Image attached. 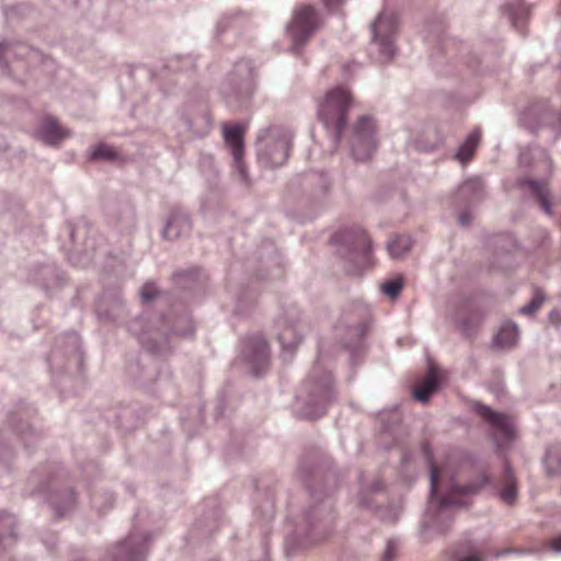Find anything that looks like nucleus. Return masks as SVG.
Listing matches in <instances>:
<instances>
[{
  "label": "nucleus",
  "instance_id": "f3484780",
  "mask_svg": "<svg viewBox=\"0 0 561 561\" xmlns=\"http://www.w3.org/2000/svg\"><path fill=\"white\" fill-rule=\"evenodd\" d=\"M474 411L489 423L491 436L497 448L504 449L511 446L515 438V426L507 414L495 412L482 403H477Z\"/></svg>",
  "mask_w": 561,
  "mask_h": 561
},
{
  "label": "nucleus",
  "instance_id": "c85d7f7f",
  "mask_svg": "<svg viewBox=\"0 0 561 561\" xmlns=\"http://www.w3.org/2000/svg\"><path fill=\"white\" fill-rule=\"evenodd\" d=\"M174 278L181 288L188 290L202 288L205 282L203 271L198 267L178 271Z\"/></svg>",
  "mask_w": 561,
  "mask_h": 561
},
{
  "label": "nucleus",
  "instance_id": "680f3d73",
  "mask_svg": "<svg viewBox=\"0 0 561 561\" xmlns=\"http://www.w3.org/2000/svg\"><path fill=\"white\" fill-rule=\"evenodd\" d=\"M13 50L12 44L9 42H0V64L5 59V56Z\"/></svg>",
  "mask_w": 561,
  "mask_h": 561
},
{
  "label": "nucleus",
  "instance_id": "de8ad7c7",
  "mask_svg": "<svg viewBox=\"0 0 561 561\" xmlns=\"http://www.w3.org/2000/svg\"><path fill=\"white\" fill-rule=\"evenodd\" d=\"M255 516L262 518L264 525H268L274 518V502L271 497H266L260 507L254 511Z\"/></svg>",
  "mask_w": 561,
  "mask_h": 561
},
{
  "label": "nucleus",
  "instance_id": "c9c22d12",
  "mask_svg": "<svg viewBox=\"0 0 561 561\" xmlns=\"http://www.w3.org/2000/svg\"><path fill=\"white\" fill-rule=\"evenodd\" d=\"M543 465L547 474L561 476V443H553L547 448Z\"/></svg>",
  "mask_w": 561,
  "mask_h": 561
},
{
  "label": "nucleus",
  "instance_id": "dca6fc26",
  "mask_svg": "<svg viewBox=\"0 0 561 561\" xmlns=\"http://www.w3.org/2000/svg\"><path fill=\"white\" fill-rule=\"evenodd\" d=\"M241 357L254 377L262 376L271 363L270 348L265 337L261 334L245 336L241 341Z\"/></svg>",
  "mask_w": 561,
  "mask_h": 561
},
{
  "label": "nucleus",
  "instance_id": "5701e85b",
  "mask_svg": "<svg viewBox=\"0 0 561 561\" xmlns=\"http://www.w3.org/2000/svg\"><path fill=\"white\" fill-rule=\"evenodd\" d=\"M228 293L232 298V308L231 312L237 317H245L248 316L254 306L255 302V294L248 287H238L236 285L229 284Z\"/></svg>",
  "mask_w": 561,
  "mask_h": 561
},
{
  "label": "nucleus",
  "instance_id": "e433bc0d",
  "mask_svg": "<svg viewBox=\"0 0 561 561\" xmlns=\"http://www.w3.org/2000/svg\"><path fill=\"white\" fill-rule=\"evenodd\" d=\"M10 425L14 428L16 434L24 442V446L26 449H30L33 444L37 443L39 439V434L35 432L31 425L26 422L19 421V423L14 420L13 415L9 417Z\"/></svg>",
  "mask_w": 561,
  "mask_h": 561
},
{
  "label": "nucleus",
  "instance_id": "58836bf2",
  "mask_svg": "<svg viewBox=\"0 0 561 561\" xmlns=\"http://www.w3.org/2000/svg\"><path fill=\"white\" fill-rule=\"evenodd\" d=\"M519 164L522 167H528L530 164V160H541L545 168L551 172L552 162L548 154V152L542 148L527 149L519 153Z\"/></svg>",
  "mask_w": 561,
  "mask_h": 561
},
{
  "label": "nucleus",
  "instance_id": "6e6552de",
  "mask_svg": "<svg viewBox=\"0 0 561 561\" xmlns=\"http://www.w3.org/2000/svg\"><path fill=\"white\" fill-rule=\"evenodd\" d=\"M291 136L280 126H268L260 130L256 141V160L264 169L282 167L290 150Z\"/></svg>",
  "mask_w": 561,
  "mask_h": 561
},
{
  "label": "nucleus",
  "instance_id": "cd10ccee",
  "mask_svg": "<svg viewBox=\"0 0 561 561\" xmlns=\"http://www.w3.org/2000/svg\"><path fill=\"white\" fill-rule=\"evenodd\" d=\"M182 121L186 130L195 137H203L211 128V117L206 106L201 110L199 114L195 118L183 115Z\"/></svg>",
  "mask_w": 561,
  "mask_h": 561
},
{
  "label": "nucleus",
  "instance_id": "20e7f679",
  "mask_svg": "<svg viewBox=\"0 0 561 561\" xmlns=\"http://www.w3.org/2000/svg\"><path fill=\"white\" fill-rule=\"evenodd\" d=\"M328 358L325 343L321 341L317 360L296 394V410L305 419L322 416L335 400L332 375L325 366Z\"/></svg>",
  "mask_w": 561,
  "mask_h": 561
},
{
  "label": "nucleus",
  "instance_id": "7ed1b4c3",
  "mask_svg": "<svg viewBox=\"0 0 561 561\" xmlns=\"http://www.w3.org/2000/svg\"><path fill=\"white\" fill-rule=\"evenodd\" d=\"M424 456L430 465V496L419 536L422 541L428 542L434 535L447 533L455 520V510L469 505L468 497L479 493L485 486L496 489L493 480L486 472H482L477 480L459 484L454 477L440 474L432 462V456L424 448Z\"/></svg>",
  "mask_w": 561,
  "mask_h": 561
},
{
  "label": "nucleus",
  "instance_id": "412c9836",
  "mask_svg": "<svg viewBox=\"0 0 561 561\" xmlns=\"http://www.w3.org/2000/svg\"><path fill=\"white\" fill-rule=\"evenodd\" d=\"M46 501L57 518L68 516L77 507V495L71 488L49 491Z\"/></svg>",
  "mask_w": 561,
  "mask_h": 561
},
{
  "label": "nucleus",
  "instance_id": "6ab92c4d",
  "mask_svg": "<svg viewBox=\"0 0 561 561\" xmlns=\"http://www.w3.org/2000/svg\"><path fill=\"white\" fill-rule=\"evenodd\" d=\"M451 318L467 337L473 336L482 323V313L469 301H461L453 312Z\"/></svg>",
  "mask_w": 561,
  "mask_h": 561
},
{
  "label": "nucleus",
  "instance_id": "a878e982",
  "mask_svg": "<svg viewBox=\"0 0 561 561\" xmlns=\"http://www.w3.org/2000/svg\"><path fill=\"white\" fill-rule=\"evenodd\" d=\"M519 186H528L530 193L537 198L541 209L547 214L551 215V203L549 201V188L542 181L523 178L517 180Z\"/></svg>",
  "mask_w": 561,
  "mask_h": 561
},
{
  "label": "nucleus",
  "instance_id": "1a4fd4ad",
  "mask_svg": "<svg viewBox=\"0 0 561 561\" xmlns=\"http://www.w3.org/2000/svg\"><path fill=\"white\" fill-rule=\"evenodd\" d=\"M398 16L394 12L382 11L371 24V44L369 54L378 62L390 61L397 54L396 34Z\"/></svg>",
  "mask_w": 561,
  "mask_h": 561
},
{
  "label": "nucleus",
  "instance_id": "bf43d9fd",
  "mask_svg": "<svg viewBox=\"0 0 561 561\" xmlns=\"http://www.w3.org/2000/svg\"><path fill=\"white\" fill-rule=\"evenodd\" d=\"M548 319L551 324L556 325L558 329H561V310L553 309L548 314Z\"/></svg>",
  "mask_w": 561,
  "mask_h": 561
},
{
  "label": "nucleus",
  "instance_id": "8fccbe9b",
  "mask_svg": "<svg viewBox=\"0 0 561 561\" xmlns=\"http://www.w3.org/2000/svg\"><path fill=\"white\" fill-rule=\"evenodd\" d=\"M402 287L403 282L401 278H392L382 284L381 290L386 296L397 298L400 295Z\"/></svg>",
  "mask_w": 561,
  "mask_h": 561
},
{
  "label": "nucleus",
  "instance_id": "c756f323",
  "mask_svg": "<svg viewBox=\"0 0 561 561\" xmlns=\"http://www.w3.org/2000/svg\"><path fill=\"white\" fill-rule=\"evenodd\" d=\"M16 520L14 515L0 512V550L11 547L16 538Z\"/></svg>",
  "mask_w": 561,
  "mask_h": 561
},
{
  "label": "nucleus",
  "instance_id": "603ef678",
  "mask_svg": "<svg viewBox=\"0 0 561 561\" xmlns=\"http://www.w3.org/2000/svg\"><path fill=\"white\" fill-rule=\"evenodd\" d=\"M410 470H412L413 472L415 470L414 457L411 453L404 451V453H402V457H401L402 474L407 476V478H411L412 474H409Z\"/></svg>",
  "mask_w": 561,
  "mask_h": 561
},
{
  "label": "nucleus",
  "instance_id": "c03bdc74",
  "mask_svg": "<svg viewBox=\"0 0 561 561\" xmlns=\"http://www.w3.org/2000/svg\"><path fill=\"white\" fill-rule=\"evenodd\" d=\"M504 473L507 479V485L500 492V497L506 504H512L516 500L517 490L513 481L512 468L508 463L504 466Z\"/></svg>",
  "mask_w": 561,
  "mask_h": 561
},
{
  "label": "nucleus",
  "instance_id": "39448f33",
  "mask_svg": "<svg viewBox=\"0 0 561 561\" xmlns=\"http://www.w3.org/2000/svg\"><path fill=\"white\" fill-rule=\"evenodd\" d=\"M331 242L348 274L360 275L370 265L371 242L359 226L339 229L332 234Z\"/></svg>",
  "mask_w": 561,
  "mask_h": 561
},
{
  "label": "nucleus",
  "instance_id": "69168bd1",
  "mask_svg": "<svg viewBox=\"0 0 561 561\" xmlns=\"http://www.w3.org/2000/svg\"><path fill=\"white\" fill-rule=\"evenodd\" d=\"M226 404V396L225 393L218 394V404L216 407V417H219L224 413V407Z\"/></svg>",
  "mask_w": 561,
  "mask_h": 561
},
{
  "label": "nucleus",
  "instance_id": "f8f14e48",
  "mask_svg": "<svg viewBox=\"0 0 561 561\" xmlns=\"http://www.w3.org/2000/svg\"><path fill=\"white\" fill-rule=\"evenodd\" d=\"M150 542L149 531L134 528L124 540L111 547L101 561H146Z\"/></svg>",
  "mask_w": 561,
  "mask_h": 561
},
{
  "label": "nucleus",
  "instance_id": "49530a36",
  "mask_svg": "<svg viewBox=\"0 0 561 561\" xmlns=\"http://www.w3.org/2000/svg\"><path fill=\"white\" fill-rule=\"evenodd\" d=\"M114 495L111 492H104L103 494L94 493L91 495V505L99 513H103L113 506Z\"/></svg>",
  "mask_w": 561,
  "mask_h": 561
},
{
  "label": "nucleus",
  "instance_id": "09e8293b",
  "mask_svg": "<svg viewBox=\"0 0 561 561\" xmlns=\"http://www.w3.org/2000/svg\"><path fill=\"white\" fill-rule=\"evenodd\" d=\"M473 547L471 545L461 546L460 548L454 549L451 552L453 561H482L476 554H471Z\"/></svg>",
  "mask_w": 561,
  "mask_h": 561
},
{
  "label": "nucleus",
  "instance_id": "4be33fe9",
  "mask_svg": "<svg viewBox=\"0 0 561 561\" xmlns=\"http://www.w3.org/2000/svg\"><path fill=\"white\" fill-rule=\"evenodd\" d=\"M191 230L192 221L188 215L180 208H173L161 233L167 240H175L187 236Z\"/></svg>",
  "mask_w": 561,
  "mask_h": 561
},
{
  "label": "nucleus",
  "instance_id": "4c0bfd02",
  "mask_svg": "<svg viewBox=\"0 0 561 561\" xmlns=\"http://www.w3.org/2000/svg\"><path fill=\"white\" fill-rule=\"evenodd\" d=\"M424 133L427 136L426 139H424L421 136H415V137L412 136L411 137V142L414 146V148L419 151H425V152L433 151L436 148H438V146L442 142V139L438 136V134L436 133V130L428 127V128H426V130H424Z\"/></svg>",
  "mask_w": 561,
  "mask_h": 561
},
{
  "label": "nucleus",
  "instance_id": "37998d69",
  "mask_svg": "<svg viewBox=\"0 0 561 561\" xmlns=\"http://www.w3.org/2000/svg\"><path fill=\"white\" fill-rule=\"evenodd\" d=\"M118 158V153L107 144L100 142L92 150L89 156L90 161H114Z\"/></svg>",
  "mask_w": 561,
  "mask_h": 561
},
{
  "label": "nucleus",
  "instance_id": "bb28decb",
  "mask_svg": "<svg viewBox=\"0 0 561 561\" xmlns=\"http://www.w3.org/2000/svg\"><path fill=\"white\" fill-rule=\"evenodd\" d=\"M438 388L439 378L437 371L434 367H430L424 380L414 388L413 398L421 403H426Z\"/></svg>",
  "mask_w": 561,
  "mask_h": 561
},
{
  "label": "nucleus",
  "instance_id": "f704fd0d",
  "mask_svg": "<svg viewBox=\"0 0 561 561\" xmlns=\"http://www.w3.org/2000/svg\"><path fill=\"white\" fill-rule=\"evenodd\" d=\"M126 308L121 299H116L112 309H105V300L102 298L96 306V314L101 321H108L117 323L118 320L125 314Z\"/></svg>",
  "mask_w": 561,
  "mask_h": 561
},
{
  "label": "nucleus",
  "instance_id": "7c9ffc66",
  "mask_svg": "<svg viewBox=\"0 0 561 561\" xmlns=\"http://www.w3.org/2000/svg\"><path fill=\"white\" fill-rule=\"evenodd\" d=\"M519 339V329L516 322L506 320L493 339V343L501 348L513 347Z\"/></svg>",
  "mask_w": 561,
  "mask_h": 561
},
{
  "label": "nucleus",
  "instance_id": "774afa93",
  "mask_svg": "<svg viewBox=\"0 0 561 561\" xmlns=\"http://www.w3.org/2000/svg\"><path fill=\"white\" fill-rule=\"evenodd\" d=\"M193 411L194 413L196 414V422L198 424H202L203 421H204V415H203V407H194L193 408Z\"/></svg>",
  "mask_w": 561,
  "mask_h": 561
},
{
  "label": "nucleus",
  "instance_id": "f257e3e1",
  "mask_svg": "<svg viewBox=\"0 0 561 561\" xmlns=\"http://www.w3.org/2000/svg\"><path fill=\"white\" fill-rule=\"evenodd\" d=\"M327 465L328 460L319 450L307 453L299 460L297 474L305 483L313 504L294 519V529L284 540L287 557L325 541L334 533L335 515L329 493L313 484L324 477L323 469Z\"/></svg>",
  "mask_w": 561,
  "mask_h": 561
},
{
  "label": "nucleus",
  "instance_id": "9b49d317",
  "mask_svg": "<svg viewBox=\"0 0 561 561\" xmlns=\"http://www.w3.org/2000/svg\"><path fill=\"white\" fill-rule=\"evenodd\" d=\"M519 124L538 133L548 127L554 136L561 134V112L551 106L548 101H538L529 104L519 115Z\"/></svg>",
  "mask_w": 561,
  "mask_h": 561
},
{
  "label": "nucleus",
  "instance_id": "ea45409f",
  "mask_svg": "<svg viewBox=\"0 0 561 561\" xmlns=\"http://www.w3.org/2000/svg\"><path fill=\"white\" fill-rule=\"evenodd\" d=\"M412 247V240L410 237L397 236L392 240L387 242V249L389 255L392 259L402 257Z\"/></svg>",
  "mask_w": 561,
  "mask_h": 561
},
{
  "label": "nucleus",
  "instance_id": "9d476101",
  "mask_svg": "<svg viewBox=\"0 0 561 561\" xmlns=\"http://www.w3.org/2000/svg\"><path fill=\"white\" fill-rule=\"evenodd\" d=\"M357 317L346 313L340 324L336 327V334L341 340L342 347L350 352L351 365L365 353V334L368 323L366 319V309L359 307L356 310Z\"/></svg>",
  "mask_w": 561,
  "mask_h": 561
},
{
  "label": "nucleus",
  "instance_id": "423d86ee",
  "mask_svg": "<svg viewBox=\"0 0 561 561\" xmlns=\"http://www.w3.org/2000/svg\"><path fill=\"white\" fill-rule=\"evenodd\" d=\"M353 104L352 93L344 85L330 89L318 105V118L335 150L347 123L348 111Z\"/></svg>",
  "mask_w": 561,
  "mask_h": 561
},
{
  "label": "nucleus",
  "instance_id": "2eb2a0df",
  "mask_svg": "<svg viewBox=\"0 0 561 561\" xmlns=\"http://www.w3.org/2000/svg\"><path fill=\"white\" fill-rule=\"evenodd\" d=\"M300 310L296 305L287 306L276 320L277 339L283 356L291 357L294 351L302 341V328L299 322Z\"/></svg>",
  "mask_w": 561,
  "mask_h": 561
},
{
  "label": "nucleus",
  "instance_id": "0e129e2a",
  "mask_svg": "<svg viewBox=\"0 0 561 561\" xmlns=\"http://www.w3.org/2000/svg\"><path fill=\"white\" fill-rule=\"evenodd\" d=\"M530 551L529 550H518V549H502V550H499L494 557L497 559V558H501V557H504L506 554H511V553H517V554H524V553H529Z\"/></svg>",
  "mask_w": 561,
  "mask_h": 561
},
{
  "label": "nucleus",
  "instance_id": "13d9d810",
  "mask_svg": "<svg viewBox=\"0 0 561 561\" xmlns=\"http://www.w3.org/2000/svg\"><path fill=\"white\" fill-rule=\"evenodd\" d=\"M179 61H181V65L180 66H172L170 65L169 67L172 68V69H176V70H190V69H193L194 68V65H195V61L193 59L192 56H185V57H181L179 58Z\"/></svg>",
  "mask_w": 561,
  "mask_h": 561
},
{
  "label": "nucleus",
  "instance_id": "a19ab883",
  "mask_svg": "<svg viewBox=\"0 0 561 561\" xmlns=\"http://www.w3.org/2000/svg\"><path fill=\"white\" fill-rule=\"evenodd\" d=\"M546 295L540 288H535L530 300L518 309V313L525 317H533L542 306Z\"/></svg>",
  "mask_w": 561,
  "mask_h": 561
},
{
  "label": "nucleus",
  "instance_id": "052dcab7",
  "mask_svg": "<svg viewBox=\"0 0 561 561\" xmlns=\"http://www.w3.org/2000/svg\"><path fill=\"white\" fill-rule=\"evenodd\" d=\"M548 546L554 553L561 554V534L552 538Z\"/></svg>",
  "mask_w": 561,
  "mask_h": 561
},
{
  "label": "nucleus",
  "instance_id": "f03ea898",
  "mask_svg": "<svg viewBox=\"0 0 561 561\" xmlns=\"http://www.w3.org/2000/svg\"><path fill=\"white\" fill-rule=\"evenodd\" d=\"M127 330L138 337L139 343L148 352L147 367L145 376L140 381L142 386L148 387L152 381L157 389L162 390L170 385L171 371L169 366L159 360L170 353V334L179 336H191L195 327L191 316L183 311L179 313L174 308L168 316L145 314L130 321Z\"/></svg>",
  "mask_w": 561,
  "mask_h": 561
},
{
  "label": "nucleus",
  "instance_id": "b1692460",
  "mask_svg": "<svg viewBox=\"0 0 561 561\" xmlns=\"http://www.w3.org/2000/svg\"><path fill=\"white\" fill-rule=\"evenodd\" d=\"M67 136V130L50 116L44 118L36 129V137L48 146H57Z\"/></svg>",
  "mask_w": 561,
  "mask_h": 561
},
{
  "label": "nucleus",
  "instance_id": "864d4df0",
  "mask_svg": "<svg viewBox=\"0 0 561 561\" xmlns=\"http://www.w3.org/2000/svg\"><path fill=\"white\" fill-rule=\"evenodd\" d=\"M314 179L318 185V192L317 194L325 195L329 190V179L327 174L319 173V174H311L308 175V180L311 182V180Z\"/></svg>",
  "mask_w": 561,
  "mask_h": 561
},
{
  "label": "nucleus",
  "instance_id": "a18cd8bd",
  "mask_svg": "<svg viewBox=\"0 0 561 561\" xmlns=\"http://www.w3.org/2000/svg\"><path fill=\"white\" fill-rule=\"evenodd\" d=\"M359 484H360L359 499H358L359 504L363 507H370L371 503L366 499L367 493H377V492L381 491L383 484H382L381 480L376 478V479H374L371 484L369 486H367L365 484L363 474L359 476Z\"/></svg>",
  "mask_w": 561,
  "mask_h": 561
},
{
  "label": "nucleus",
  "instance_id": "4d7b16f0",
  "mask_svg": "<svg viewBox=\"0 0 561 561\" xmlns=\"http://www.w3.org/2000/svg\"><path fill=\"white\" fill-rule=\"evenodd\" d=\"M399 515H400L399 508L393 507V506L380 512V517L383 520L389 522V523H393V522L398 520Z\"/></svg>",
  "mask_w": 561,
  "mask_h": 561
},
{
  "label": "nucleus",
  "instance_id": "338daca9",
  "mask_svg": "<svg viewBox=\"0 0 561 561\" xmlns=\"http://www.w3.org/2000/svg\"><path fill=\"white\" fill-rule=\"evenodd\" d=\"M343 1L344 0H323V3L329 10H334L335 8L341 5Z\"/></svg>",
  "mask_w": 561,
  "mask_h": 561
},
{
  "label": "nucleus",
  "instance_id": "e2e57ef3",
  "mask_svg": "<svg viewBox=\"0 0 561 561\" xmlns=\"http://www.w3.org/2000/svg\"><path fill=\"white\" fill-rule=\"evenodd\" d=\"M471 220H472V217H471V214L469 210H463L458 216V222L462 227L469 226Z\"/></svg>",
  "mask_w": 561,
  "mask_h": 561
},
{
  "label": "nucleus",
  "instance_id": "79ce46f5",
  "mask_svg": "<svg viewBox=\"0 0 561 561\" xmlns=\"http://www.w3.org/2000/svg\"><path fill=\"white\" fill-rule=\"evenodd\" d=\"M493 243L496 245L499 251L496 255L503 253L505 256H511L512 252L518 248L515 237L511 233L496 236Z\"/></svg>",
  "mask_w": 561,
  "mask_h": 561
},
{
  "label": "nucleus",
  "instance_id": "6e6d98bb",
  "mask_svg": "<svg viewBox=\"0 0 561 561\" xmlns=\"http://www.w3.org/2000/svg\"><path fill=\"white\" fill-rule=\"evenodd\" d=\"M156 296V286L153 283H146L141 290H140V297L144 302H150Z\"/></svg>",
  "mask_w": 561,
  "mask_h": 561
},
{
  "label": "nucleus",
  "instance_id": "ddd939ff",
  "mask_svg": "<svg viewBox=\"0 0 561 561\" xmlns=\"http://www.w3.org/2000/svg\"><path fill=\"white\" fill-rule=\"evenodd\" d=\"M352 157L356 161L369 160L377 148L376 125L371 116L363 115L354 124L348 139Z\"/></svg>",
  "mask_w": 561,
  "mask_h": 561
},
{
  "label": "nucleus",
  "instance_id": "0eeeda50",
  "mask_svg": "<svg viewBox=\"0 0 561 561\" xmlns=\"http://www.w3.org/2000/svg\"><path fill=\"white\" fill-rule=\"evenodd\" d=\"M254 91V67L250 59L238 60L220 85V94L231 111L248 106Z\"/></svg>",
  "mask_w": 561,
  "mask_h": 561
},
{
  "label": "nucleus",
  "instance_id": "393cba45",
  "mask_svg": "<svg viewBox=\"0 0 561 561\" xmlns=\"http://www.w3.org/2000/svg\"><path fill=\"white\" fill-rule=\"evenodd\" d=\"M484 184L480 178L466 180L457 190V199L466 204H474L483 196Z\"/></svg>",
  "mask_w": 561,
  "mask_h": 561
},
{
  "label": "nucleus",
  "instance_id": "4468645a",
  "mask_svg": "<svg viewBox=\"0 0 561 561\" xmlns=\"http://www.w3.org/2000/svg\"><path fill=\"white\" fill-rule=\"evenodd\" d=\"M319 13L312 5L304 4L296 9L293 20L286 28L295 53H300L319 27Z\"/></svg>",
  "mask_w": 561,
  "mask_h": 561
},
{
  "label": "nucleus",
  "instance_id": "aec40b11",
  "mask_svg": "<svg viewBox=\"0 0 561 561\" xmlns=\"http://www.w3.org/2000/svg\"><path fill=\"white\" fill-rule=\"evenodd\" d=\"M61 355L67 357V360L71 357L81 359V340L75 331H69L57 339L56 345L48 357V365L51 368L58 366V358Z\"/></svg>",
  "mask_w": 561,
  "mask_h": 561
},
{
  "label": "nucleus",
  "instance_id": "5fc2aeb1",
  "mask_svg": "<svg viewBox=\"0 0 561 561\" xmlns=\"http://www.w3.org/2000/svg\"><path fill=\"white\" fill-rule=\"evenodd\" d=\"M41 277H35L34 282L39 284L41 286L47 288L49 283L46 280V276L54 275L55 268L50 265H43L39 267Z\"/></svg>",
  "mask_w": 561,
  "mask_h": 561
},
{
  "label": "nucleus",
  "instance_id": "a211bd4d",
  "mask_svg": "<svg viewBox=\"0 0 561 561\" xmlns=\"http://www.w3.org/2000/svg\"><path fill=\"white\" fill-rule=\"evenodd\" d=\"M222 135L225 142L229 147L233 158L234 171L238 173L239 180L244 184H250L249 171L243 161V127L240 124L225 123L222 125Z\"/></svg>",
  "mask_w": 561,
  "mask_h": 561
},
{
  "label": "nucleus",
  "instance_id": "72a5a7b5",
  "mask_svg": "<svg viewBox=\"0 0 561 561\" xmlns=\"http://www.w3.org/2000/svg\"><path fill=\"white\" fill-rule=\"evenodd\" d=\"M506 13L514 27L519 28L530 14L529 5L523 0H514L506 4Z\"/></svg>",
  "mask_w": 561,
  "mask_h": 561
},
{
  "label": "nucleus",
  "instance_id": "473e14b6",
  "mask_svg": "<svg viewBox=\"0 0 561 561\" xmlns=\"http://www.w3.org/2000/svg\"><path fill=\"white\" fill-rule=\"evenodd\" d=\"M481 139V131L479 128L473 129L466 138L465 140L459 145L456 153L455 159L458 160L460 163L468 162L474 154L478 145Z\"/></svg>",
  "mask_w": 561,
  "mask_h": 561
},
{
  "label": "nucleus",
  "instance_id": "3c124183",
  "mask_svg": "<svg viewBox=\"0 0 561 561\" xmlns=\"http://www.w3.org/2000/svg\"><path fill=\"white\" fill-rule=\"evenodd\" d=\"M399 540L391 538L387 541L385 550L381 554V561H396L399 551Z\"/></svg>",
  "mask_w": 561,
  "mask_h": 561
},
{
  "label": "nucleus",
  "instance_id": "2f4dec72",
  "mask_svg": "<svg viewBox=\"0 0 561 561\" xmlns=\"http://www.w3.org/2000/svg\"><path fill=\"white\" fill-rule=\"evenodd\" d=\"M248 18L245 13L241 11H233L230 13H226L218 20L216 24V33L218 35L225 34L228 31H232L233 33H239V31L247 23Z\"/></svg>",
  "mask_w": 561,
  "mask_h": 561
}]
</instances>
